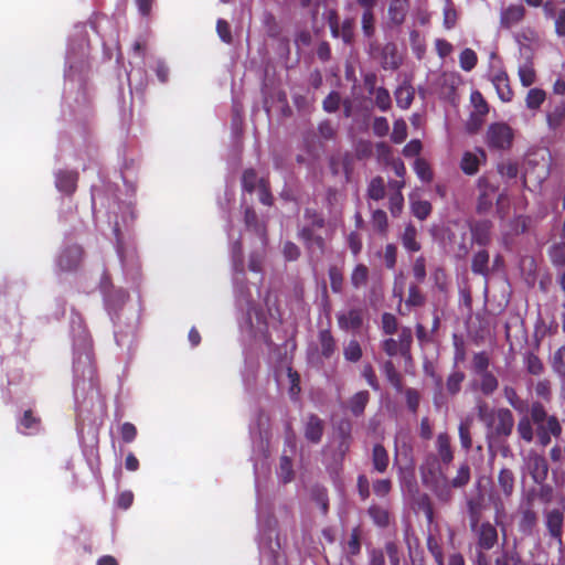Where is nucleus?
Listing matches in <instances>:
<instances>
[{
    "mask_svg": "<svg viewBox=\"0 0 565 565\" xmlns=\"http://www.w3.org/2000/svg\"><path fill=\"white\" fill-rule=\"evenodd\" d=\"M369 278V269L365 265L359 264L354 267L351 274V284L354 288L364 286Z\"/></svg>",
    "mask_w": 565,
    "mask_h": 565,
    "instance_id": "obj_57",
    "label": "nucleus"
},
{
    "mask_svg": "<svg viewBox=\"0 0 565 565\" xmlns=\"http://www.w3.org/2000/svg\"><path fill=\"white\" fill-rule=\"evenodd\" d=\"M537 523V515L531 509H524L521 511V518L519 521V531L524 535H531Z\"/></svg>",
    "mask_w": 565,
    "mask_h": 565,
    "instance_id": "obj_34",
    "label": "nucleus"
},
{
    "mask_svg": "<svg viewBox=\"0 0 565 565\" xmlns=\"http://www.w3.org/2000/svg\"><path fill=\"white\" fill-rule=\"evenodd\" d=\"M518 74L524 87H529L535 83L536 75L531 62L526 61L522 63L519 66Z\"/></svg>",
    "mask_w": 565,
    "mask_h": 565,
    "instance_id": "obj_48",
    "label": "nucleus"
},
{
    "mask_svg": "<svg viewBox=\"0 0 565 565\" xmlns=\"http://www.w3.org/2000/svg\"><path fill=\"white\" fill-rule=\"evenodd\" d=\"M412 212L415 217L424 221L431 212V204L428 201L423 200L412 201Z\"/></svg>",
    "mask_w": 565,
    "mask_h": 565,
    "instance_id": "obj_62",
    "label": "nucleus"
},
{
    "mask_svg": "<svg viewBox=\"0 0 565 565\" xmlns=\"http://www.w3.org/2000/svg\"><path fill=\"white\" fill-rule=\"evenodd\" d=\"M128 295L124 289H117L111 292H105V305L110 315L111 320L115 323V339L119 347H124L129 342L130 337L134 335L136 324L135 322L128 326V331L122 334L119 330V322L121 315L118 313L119 308L125 303Z\"/></svg>",
    "mask_w": 565,
    "mask_h": 565,
    "instance_id": "obj_8",
    "label": "nucleus"
},
{
    "mask_svg": "<svg viewBox=\"0 0 565 565\" xmlns=\"http://www.w3.org/2000/svg\"><path fill=\"white\" fill-rule=\"evenodd\" d=\"M319 343L321 355L323 358L329 359L334 354L337 345L330 330L324 329L319 332Z\"/></svg>",
    "mask_w": 565,
    "mask_h": 565,
    "instance_id": "obj_35",
    "label": "nucleus"
},
{
    "mask_svg": "<svg viewBox=\"0 0 565 565\" xmlns=\"http://www.w3.org/2000/svg\"><path fill=\"white\" fill-rule=\"evenodd\" d=\"M245 225L249 231H253L259 237L262 244L265 243V228L258 221L255 211L250 207H246L245 210Z\"/></svg>",
    "mask_w": 565,
    "mask_h": 565,
    "instance_id": "obj_31",
    "label": "nucleus"
},
{
    "mask_svg": "<svg viewBox=\"0 0 565 565\" xmlns=\"http://www.w3.org/2000/svg\"><path fill=\"white\" fill-rule=\"evenodd\" d=\"M537 441L543 447L551 443L552 436L558 437L562 433V427L555 416H551L548 420H543L542 424L535 425Z\"/></svg>",
    "mask_w": 565,
    "mask_h": 565,
    "instance_id": "obj_18",
    "label": "nucleus"
},
{
    "mask_svg": "<svg viewBox=\"0 0 565 565\" xmlns=\"http://www.w3.org/2000/svg\"><path fill=\"white\" fill-rule=\"evenodd\" d=\"M478 57L473 50L471 49H465L459 56V64L460 67L466 71L470 72L475 66L477 65Z\"/></svg>",
    "mask_w": 565,
    "mask_h": 565,
    "instance_id": "obj_61",
    "label": "nucleus"
},
{
    "mask_svg": "<svg viewBox=\"0 0 565 565\" xmlns=\"http://www.w3.org/2000/svg\"><path fill=\"white\" fill-rule=\"evenodd\" d=\"M482 160H486V153L483 150H478L476 152L466 151L462 154L460 168L466 174L473 175L478 172Z\"/></svg>",
    "mask_w": 565,
    "mask_h": 565,
    "instance_id": "obj_24",
    "label": "nucleus"
},
{
    "mask_svg": "<svg viewBox=\"0 0 565 565\" xmlns=\"http://www.w3.org/2000/svg\"><path fill=\"white\" fill-rule=\"evenodd\" d=\"M79 36L78 41L72 40L68 44L65 70V100L68 102L73 98V89L76 88L74 102L77 104V108L84 107L88 102L84 84L88 70L89 46L82 33Z\"/></svg>",
    "mask_w": 565,
    "mask_h": 565,
    "instance_id": "obj_4",
    "label": "nucleus"
},
{
    "mask_svg": "<svg viewBox=\"0 0 565 565\" xmlns=\"http://www.w3.org/2000/svg\"><path fill=\"white\" fill-rule=\"evenodd\" d=\"M324 431L323 420L316 414H309L303 419V436L311 444H319Z\"/></svg>",
    "mask_w": 565,
    "mask_h": 565,
    "instance_id": "obj_17",
    "label": "nucleus"
},
{
    "mask_svg": "<svg viewBox=\"0 0 565 565\" xmlns=\"http://www.w3.org/2000/svg\"><path fill=\"white\" fill-rule=\"evenodd\" d=\"M228 239L231 242L234 297L239 330L248 338H265L267 321L266 313L259 302V287L257 282L247 284L245 281L241 243L238 239H234L232 231H228Z\"/></svg>",
    "mask_w": 565,
    "mask_h": 565,
    "instance_id": "obj_2",
    "label": "nucleus"
},
{
    "mask_svg": "<svg viewBox=\"0 0 565 565\" xmlns=\"http://www.w3.org/2000/svg\"><path fill=\"white\" fill-rule=\"evenodd\" d=\"M361 28L365 38H372L375 33V13L374 11H363L361 17Z\"/></svg>",
    "mask_w": 565,
    "mask_h": 565,
    "instance_id": "obj_56",
    "label": "nucleus"
},
{
    "mask_svg": "<svg viewBox=\"0 0 565 565\" xmlns=\"http://www.w3.org/2000/svg\"><path fill=\"white\" fill-rule=\"evenodd\" d=\"M381 64L386 71H395L402 64V57L398 54L397 46L394 43H386L381 51Z\"/></svg>",
    "mask_w": 565,
    "mask_h": 565,
    "instance_id": "obj_23",
    "label": "nucleus"
},
{
    "mask_svg": "<svg viewBox=\"0 0 565 565\" xmlns=\"http://www.w3.org/2000/svg\"><path fill=\"white\" fill-rule=\"evenodd\" d=\"M40 429V419L32 411H25L18 423V430L24 435H33Z\"/></svg>",
    "mask_w": 565,
    "mask_h": 565,
    "instance_id": "obj_30",
    "label": "nucleus"
},
{
    "mask_svg": "<svg viewBox=\"0 0 565 565\" xmlns=\"http://www.w3.org/2000/svg\"><path fill=\"white\" fill-rule=\"evenodd\" d=\"M525 17V8L522 4H509L500 10V28L509 30L518 25Z\"/></svg>",
    "mask_w": 565,
    "mask_h": 565,
    "instance_id": "obj_15",
    "label": "nucleus"
},
{
    "mask_svg": "<svg viewBox=\"0 0 565 565\" xmlns=\"http://www.w3.org/2000/svg\"><path fill=\"white\" fill-rule=\"evenodd\" d=\"M529 417L534 425H539L542 424L543 420H548L551 415L547 414L545 407L541 403L534 402L531 405Z\"/></svg>",
    "mask_w": 565,
    "mask_h": 565,
    "instance_id": "obj_60",
    "label": "nucleus"
},
{
    "mask_svg": "<svg viewBox=\"0 0 565 565\" xmlns=\"http://www.w3.org/2000/svg\"><path fill=\"white\" fill-rule=\"evenodd\" d=\"M73 340V387L77 417L85 422L95 419L105 412L104 398L96 381L93 347L83 318L77 312L71 316Z\"/></svg>",
    "mask_w": 565,
    "mask_h": 565,
    "instance_id": "obj_1",
    "label": "nucleus"
},
{
    "mask_svg": "<svg viewBox=\"0 0 565 565\" xmlns=\"http://www.w3.org/2000/svg\"><path fill=\"white\" fill-rule=\"evenodd\" d=\"M416 237V227L412 224H408L401 236L402 245L406 250L418 252L420 249V244L417 242Z\"/></svg>",
    "mask_w": 565,
    "mask_h": 565,
    "instance_id": "obj_36",
    "label": "nucleus"
},
{
    "mask_svg": "<svg viewBox=\"0 0 565 565\" xmlns=\"http://www.w3.org/2000/svg\"><path fill=\"white\" fill-rule=\"evenodd\" d=\"M267 183L264 178H258L253 169L245 170L242 177V185L244 191L252 193L257 191L260 184Z\"/></svg>",
    "mask_w": 565,
    "mask_h": 565,
    "instance_id": "obj_37",
    "label": "nucleus"
},
{
    "mask_svg": "<svg viewBox=\"0 0 565 565\" xmlns=\"http://www.w3.org/2000/svg\"><path fill=\"white\" fill-rule=\"evenodd\" d=\"M546 100V93L541 88H531L525 97L526 108L530 110H537Z\"/></svg>",
    "mask_w": 565,
    "mask_h": 565,
    "instance_id": "obj_41",
    "label": "nucleus"
},
{
    "mask_svg": "<svg viewBox=\"0 0 565 565\" xmlns=\"http://www.w3.org/2000/svg\"><path fill=\"white\" fill-rule=\"evenodd\" d=\"M341 440L337 448V462L341 463L350 449V424L340 427Z\"/></svg>",
    "mask_w": 565,
    "mask_h": 565,
    "instance_id": "obj_45",
    "label": "nucleus"
},
{
    "mask_svg": "<svg viewBox=\"0 0 565 565\" xmlns=\"http://www.w3.org/2000/svg\"><path fill=\"white\" fill-rule=\"evenodd\" d=\"M470 478H471L470 466L467 462H462L458 467L457 473L452 479H449L448 471H446V489H445V491L439 490L438 488H434L431 486H424V487L426 489H428L434 494V497L440 504H449L454 498L452 489L466 487L469 483Z\"/></svg>",
    "mask_w": 565,
    "mask_h": 565,
    "instance_id": "obj_9",
    "label": "nucleus"
},
{
    "mask_svg": "<svg viewBox=\"0 0 565 565\" xmlns=\"http://www.w3.org/2000/svg\"><path fill=\"white\" fill-rule=\"evenodd\" d=\"M259 540L258 547L262 562L279 564L278 540H274L276 520L270 514H265L260 509L258 511Z\"/></svg>",
    "mask_w": 565,
    "mask_h": 565,
    "instance_id": "obj_7",
    "label": "nucleus"
},
{
    "mask_svg": "<svg viewBox=\"0 0 565 565\" xmlns=\"http://www.w3.org/2000/svg\"><path fill=\"white\" fill-rule=\"evenodd\" d=\"M369 515L373 522L381 527H385L390 523V514L387 510L379 505H372L369 508Z\"/></svg>",
    "mask_w": 565,
    "mask_h": 565,
    "instance_id": "obj_53",
    "label": "nucleus"
},
{
    "mask_svg": "<svg viewBox=\"0 0 565 565\" xmlns=\"http://www.w3.org/2000/svg\"><path fill=\"white\" fill-rule=\"evenodd\" d=\"M477 186L479 190L477 211L479 213H487L492 206L497 188L487 177L479 178Z\"/></svg>",
    "mask_w": 565,
    "mask_h": 565,
    "instance_id": "obj_13",
    "label": "nucleus"
},
{
    "mask_svg": "<svg viewBox=\"0 0 565 565\" xmlns=\"http://www.w3.org/2000/svg\"><path fill=\"white\" fill-rule=\"evenodd\" d=\"M527 470L537 483L545 480L548 471L546 459L535 452H530L526 458Z\"/></svg>",
    "mask_w": 565,
    "mask_h": 565,
    "instance_id": "obj_21",
    "label": "nucleus"
},
{
    "mask_svg": "<svg viewBox=\"0 0 565 565\" xmlns=\"http://www.w3.org/2000/svg\"><path fill=\"white\" fill-rule=\"evenodd\" d=\"M497 425H495V434L498 436L508 437L512 434L514 426L513 414L508 408H500L497 412Z\"/></svg>",
    "mask_w": 565,
    "mask_h": 565,
    "instance_id": "obj_26",
    "label": "nucleus"
},
{
    "mask_svg": "<svg viewBox=\"0 0 565 565\" xmlns=\"http://www.w3.org/2000/svg\"><path fill=\"white\" fill-rule=\"evenodd\" d=\"M77 173L74 171L60 170L55 173V186L60 192L72 194L76 189Z\"/></svg>",
    "mask_w": 565,
    "mask_h": 565,
    "instance_id": "obj_25",
    "label": "nucleus"
},
{
    "mask_svg": "<svg viewBox=\"0 0 565 565\" xmlns=\"http://www.w3.org/2000/svg\"><path fill=\"white\" fill-rule=\"evenodd\" d=\"M249 435L253 444L254 471L256 487L258 488L259 461L267 458L269 446V416L264 411H258L249 424Z\"/></svg>",
    "mask_w": 565,
    "mask_h": 565,
    "instance_id": "obj_6",
    "label": "nucleus"
},
{
    "mask_svg": "<svg viewBox=\"0 0 565 565\" xmlns=\"http://www.w3.org/2000/svg\"><path fill=\"white\" fill-rule=\"evenodd\" d=\"M454 460V450L447 433H439L435 440V451L425 455L419 476L423 486H431L439 490L446 489V471Z\"/></svg>",
    "mask_w": 565,
    "mask_h": 565,
    "instance_id": "obj_5",
    "label": "nucleus"
},
{
    "mask_svg": "<svg viewBox=\"0 0 565 565\" xmlns=\"http://www.w3.org/2000/svg\"><path fill=\"white\" fill-rule=\"evenodd\" d=\"M370 394L367 391H361L354 394L349 401V408L354 416L363 414L366 404L369 403Z\"/></svg>",
    "mask_w": 565,
    "mask_h": 565,
    "instance_id": "obj_38",
    "label": "nucleus"
},
{
    "mask_svg": "<svg viewBox=\"0 0 565 565\" xmlns=\"http://www.w3.org/2000/svg\"><path fill=\"white\" fill-rule=\"evenodd\" d=\"M524 366L527 373L532 375H541L545 367L541 359L532 352H526L524 355Z\"/></svg>",
    "mask_w": 565,
    "mask_h": 565,
    "instance_id": "obj_49",
    "label": "nucleus"
},
{
    "mask_svg": "<svg viewBox=\"0 0 565 565\" xmlns=\"http://www.w3.org/2000/svg\"><path fill=\"white\" fill-rule=\"evenodd\" d=\"M396 104L402 109H407L414 99V88L411 85H401L395 90Z\"/></svg>",
    "mask_w": 565,
    "mask_h": 565,
    "instance_id": "obj_39",
    "label": "nucleus"
},
{
    "mask_svg": "<svg viewBox=\"0 0 565 565\" xmlns=\"http://www.w3.org/2000/svg\"><path fill=\"white\" fill-rule=\"evenodd\" d=\"M82 259V248L78 245L64 247L56 258L57 267L64 271H71L77 268Z\"/></svg>",
    "mask_w": 565,
    "mask_h": 565,
    "instance_id": "obj_14",
    "label": "nucleus"
},
{
    "mask_svg": "<svg viewBox=\"0 0 565 565\" xmlns=\"http://www.w3.org/2000/svg\"><path fill=\"white\" fill-rule=\"evenodd\" d=\"M490 359L486 352H477L472 358V370L479 375L489 372Z\"/></svg>",
    "mask_w": 565,
    "mask_h": 565,
    "instance_id": "obj_58",
    "label": "nucleus"
},
{
    "mask_svg": "<svg viewBox=\"0 0 565 565\" xmlns=\"http://www.w3.org/2000/svg\"><path fill=\"white\" fill-rule=\"evenodd\" d=\"M489 254L487 250L478 252L472 258L471 269L475 274L487 276L489 273Z\"/></svg>",
    "mask_w": 565,
    "mask_h": 565,
    "instance_id": "obj_47",
    "label": "nucleus"
},
{
    "mask_svg": "<svg viewBox=\"0 0 565 565\" xmlns=\"http://www.w3.org/2000/svg\"><path fill=\"white\" fill-rule=\"evenodd\" d=\"M364 319V309L352 308L348 311L337 313L338 326L341 330H358L362 327Z\"/></svg>",
    "mask_w": 565,
    "mask_h": 565,
    "instance_id": "obj_16",
    "label": "nucleus"
},
{
    "mask_svg": "<svg viewBox=\"0 0 565 565\" xmlns=\"http://www.w3.org/2000/svg\"><path fill=\"white\" fill-rule=\"evenodd\" d=\"M367 196L374 201L382 200L385 196V184L382 177H375L367 186Z\"/></svg>",
    "mask_w": 565,
    "mask_h": 565,
    "instance_id": "obj_51",
    "label": "nucleus"
},
{
    "mask_svg": "<svg viewBox=\"0 0 565 565\" xmlns=\"http://www.w3.org/2000/svg\"><path fill=\"white\" fill-rule=\"evenodd\" d=\"M465 380V374L461 371H452L446 381V388L450 395H456L461 388V383Z\"/></svg>",
    "mask_w": 565,
    "mask_h": 565,
    "instance_id": "obj_55",
    "label": "nucleus"
},
{
    "mask_svg": "<svg viewBox=\"0 0 565 565\" xmlns=\"http://www.w3.org/2000/svg\"><path fill=\"white\" fill-rule=\"evenodd\" d=\"M533 426H535V425L531 422L529 414H524L520 418L518 426H516V431H518L520 438H522L526 443L533 441V439H534V427Z\"/></svg>",
    "mask_w": 565,
    "mask_h": 565,
    "instance_id": "obj_43",
    "label": "nucleus"
},
{
    "mask_svg": "<svg viewBox=\"0 0 565 565\" xmlns=\"http://www.w3.org/2000/svg\"><path fill=\"white\" fill-rule=\"evenodd\" d=\"M328 274H329L330 287H331L332 291L335 294H340L342 291V287H343V275H342L341 270L335 266H331L329 268Z\"/></svg>",
    "mask_w": 565,
    "mask_h": 565,
    "instance_id": "obj_64",
    "label": "nucleus"
},
{
    "mask_svg": "<svg viewBox=\"0 0 565 565\" xmlns=\"http://www.w3.org/2000/svg\"><path fill=\"white\" fill-rule=\"evenodd\" d=\"M388 454L386 449L381 445L376 444L372 451V463L377 472H385L388 467Z\"/></svg>",
    "mask_w": 565,
    "mask_h": 565,
    "instance_id": "obj_32",
    "label": "nucleus"
},
{
    "mask_svg": "<svg viewBox=\"0 0 565 565\" xmlns=\"http://www.w3.org/2000/svg\"><path fill=\"white\" fill-rule=\"evenodd\" d=\"M478 376L479 379L473 383V386L484 396H490L498 390L499 381L493 373L489 371Z\"/></svg>",
    "mask_w": 565,
    "mask_h": 565,
    "instance_id": "obj_29",
    "label": "nucleus"
},
{
    "mask_svg": "<svg viewBox=\"0 0 565 565\" xmlns=\"http://www.w3.org/2000/svg\"><path fill=\"white\" fill-rule=\"evenodd\" d=\"M398 345L402 347L403 350V356H407L411 351V345L413 342V332L412 329L408 327H403L401 329V332L398 334L397 339Z\"/></svg>",
    "mask_w": 565,
    "mask_h": 565,
    "instance_id": "obj_63",
    "label": "nucleus"
},
{
    "mask_svg": "<svg viewBox=\"0 0 565 565\" xmlns=\"http://www.w3.org/2000/svg\"><path fill=\"white\" fill-rule=\"evenodd\" d=\"M515 477L512 470L502 468L498 475V486L505 497H510L514 491Z\"/></svg>",
    "mask_w": 565,
    "mask_h": 565,
    "instance_id": "obj_33",
    "label": "nucleus"
},
{
    "mask_svg": "<svg viewBox=\"0 0 565 565\" xmlns=\"http://www.w3.org/2000/svg\"><path fill=\"white\" fill-rule=\"evenodd\" d=\"M300 237L309 249L322 250L324 247V239L320 235L315 234L313 228L311 227L301 228Z\"/></svg>",
    "mask_w": 565,
    "mask_h": 565,
    "instance_id": "obj_40",
    "label": "nucleus"
},
{
    "mask_svg": "<svg viewBox=\"0 0 565 565\" xmlns=\"http://www.w3.org/2000/svg\"><path fill=\"white\" fill-rule=\"evenodd\" d=\"M341 40L344 44L351 45L355 39L354 32V20L352 18H347L340 24Z\"/></svg>",
    "mask_w": 565,
    "mask_h": 565,
    "instance_id": "obj_59",
    "label": "nucleus"
},
{
    "mask_svg": "<svg viewBox=\"0 0 565 565\" xmlns=\"http://www.w3.org/2000/svg\"><path fill=\"white\" fill-rule=\"evenodd\" d=\"M551 366L558 377L565 380V344L553 353L551 358Z\"/></svg>",
    "mask_w": 565,
    "mask_h": 565,
    "instance_id": "obj_44",
    "label": "nucleus"
},
{
    "mask_svg": "<svg viewBox=\"0 0 565 565\" xmlns=\"http://www.w3.org/2000/svg\"><path fill=\"white\" fill-rule=\"evenodd\" d=\"M513 131L504 122H495L489 126L487 131V145L497 150H507L511 147Z\"/></svg>",
    "mask_w": 565,
    "mask_h": 565,
    "instance_id": "obj_10",
    "label": "nucleus"
},
{
    "mask_svg": "<svg viewBox=\"0 0 565 565\" xmlns=\"http://www.w3.org/2000/svg\"><path fill=\"white\" fill-rule=\"evenodd\" d=\"M471 530L477 539L476 548L490 551L498 543V530L490 522L472 523Z\"/></svg>",
    "mask_w": 565,
    "mask_h": 565,
    "instance_id": "obj_12",
    "label": "nucleus"
},
{
    "mask_svg": "<svg viewBox=\"0 0 565 565\" xmlns=\"http://www.w3.org/2000/svg\"><path fill=\"white\" fill-rule=\"evenodd\" d=\"M277 476L284 483L290 482L294 478L292 461L287 455L280 457Z\"/></svg>",
    "mask_w": 565,
    "mask_h": 565,
    "instance_id": "obj_46",
    "label": "nucleus"
},
{
    "mask_svg": "<svg viewBox=\"0 0 565 565\" xmlns=\"http://www.w3.org/2000/svg\"><path fill=\"white\" fill-rule=\"evenodd\" d=\"M409 10V0H390L387 18L393 26H399L405 22Z\"/></svg>",
    "mask_w": 565,
    "mask_h": 565,
    "instance_id": "obj_22",
    "label": "nucleus"
},
{
    "mask_svg": "<svg viewBox=\"0 0 565 565\" xmlns=\"http://www.w3.org/2000/svg\"><path fill=\"white\" fill-rule=\"evenodd\" d=\"M564 514L558 509L546 513V527L552 537L561 540L563 533Z\"/></svg>",
    "mask_w": 565,
    "mask_h": 565,
    "instance_id": "obj_28",
    "label": "nucleus"
},
{
    "mask_svg": "<svg viewBox=\"0 0 565 565\" xmlns=\"http://www.w3.org/2000/svg\"><path fill=\"white\" fill-rule=\"evenodd\" d=\"M344 359L349 362H358L362 358V348L360 343L352 339L343 348Z\"/></svg>",
    "mask_w": 565,
    "mask_h": 565,
    "instance_id": "obj_54",
    "label": "nucleus"
},
{
    "mask_svg": "<svg viewBox=\"0 0 565 565\" xmlns=\"http://www.w3.org/2000/svg\"><path fill=\"white\" fill-rule=\"evenodd\" d=\"M543 12L546 19L554 20L555 32L558 36L565 35V8L555 1H546L543 6Z\"/></svg>",
    "mask_w": 565,
    "mask_h": 565,
    "instance_id": "obj_19",
    "label": "nucleus"
},
{
    "mask_svg": "<svg viewBox=\"0 0 565 565\" xmlns=\"http://www.w3.org/2000/svg\"><path fill=\"white\" fill-rule=\"evenodd\" d=\"M547 253H548V257H550L552 264L555 267L561 268V267L565 266V242L564 241L553 243L548 247Z\"/></svg>",
    "mask_w": 565,
    "mask_h": 565,
    "instance_id": "obj_42",
    "label": "nucleus"
},
{
    "mask_svg": "<svg viewBox=\"0 0 565 565\" xmlns=\"http://www.w3.org/2000/svg\"><path fill=\"white\" fill-rule=\"evenodd\" d=\"M371 93L375 94V105L382 111H387L391 108L392 99L390 92L384 87H372Z\"/></svg>",
    "mask_w": 565,
    "mask_h": 565,
    "instance_id": "obj_52",
    "label": "nucleus"
},
{
    "mask_svg": "<svg viewBox=\"0 0 565 565\" xmlns=\"http://www.w3.org/2000/svg\"><path fill=\"white\" fill-rule=\"evenodd\" d=\"M471 425L472 419L466 418L460 422L458 427L460 445L465 450H469L472 446V439L470 434Z\"/></svg>",
    "mask_w": 565,
    "mask_h": 565,
    "instance_id": "obj_50",
    "label": "nucleus"
},
{
    "mask_svg": "<svg viewBox=\"0 0 565 565\" xmlns=\"http://www.w3.org/2000/svg\"><path fill=\"white\" fill-rule=\"evenodd\" d=\"M491 222L487 220L477 221L471 224H458L455 228H470L472 239L478 245H487L490 239Z\"/></svg>",
    "mask_w": 565,
    "mask_h": 565,
    "instance_id": "obj_20",
    "label": "nucleus"
},
{
    "mask_svg": "<svg viewBox=\"0 0 565 565\" xmlns=\"http://www.w3.org/2000/svg\"><path fill=\"white\" fill-rule=\"evenodd\" d=\"M545 118L548 131L553 135L559 134L565 126V100L550 98Z\"/></svg>",
    "mask_w": 565,
    "mask_h": 565,
    "instance_id": "obj_11",
    "label": "nucleus"
},
{
    "mask_svg": "<svg viewBox=\"0 0 565 565\" xmlns=\"http://www.w3.org/2000/svg\"><path fill=\"white\" fill-rule=\"evenodd\" d=\"M491 81L499 98L504 103L511 102L513 92L510 87L508 74L505 72H499Z\"/></svg>",
    "mask_w": 565,
    "mask_h": 565,
    "instance_id": "obj_27",
    "label": "nucleus"
},
{
    "mask_svg": "<svg viewBox=\"0 0 565 565\" xmlns=\"http://www.w3.org/2000/svg\"><path fill=\"white\" fill-rule=\"evenodd\" d=\"M135 218L130 202L115 201L108 211V222L115 236L116 252L125 275L136 278L138 262L130 243V225Z\"/></svg>",
    "mask_w": 565,
    "mask_h": 565,
    "instance_id": "obj_3",
    "label": "nucleus"
}]
</instances>
